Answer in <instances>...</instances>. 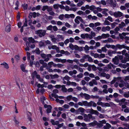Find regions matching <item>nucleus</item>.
I'll use <instances>...</instances> for the list:
<instances>
[{
	"label": "nucleus",
	"instance_id": "51",
	"mask_svg": "<svg viewBox=\"0 0 129 129\" xmlns=\"http://www.w3.org/2000/svg\"><path fill=\"white\" fill-rule=\"evenodd\" d=\"M78 43L80 44H85L87 43V42L83 41V40H80L78 41Z\"/></svg>",
	"mask_w": 129,
	"mask_h": 129
},
{
	"label": "nucleus",
	"instance_id": "16",
	"mask_svg": "<svg viewBox=\"0 0 129 129\" xmlns=\"http://www.w3.org/2000/svg\"><path fill=\"white\" fill-rule=\"evenodd\" d=\"M75 15L73 14H65L64 15V17L65 18H74L75 17Z\"/></svg>",
	"mask_w": 129,
	"mask_h": 129
},
{
	"label": "nucleus",
	"instance_id": "10",
	"mask_svg": "<svg viewBox=\"0 0 129 129\" xmlns=\"http://www.w3.org/2000/svg\"><path fill=\"white\" fill-rule=\"evenodd\" d=\"M83 58L85 59H88V61L90 62H92L93 61V59L88 55H85L83 56Z\"/></svg>",
	"mask_w": 129,
	"mask_h": 129
},
{
	"label": "nucleus",
	"instance_id": "53",
	"mask_svg": "<svg viewBox=\"0 0 129 129\" xmlns=\"http://www.w3.org/2000/svg\"><path fill=\"white\" fill-rule=\"evenodd\" d=\"M77 13L78 15H81L83 14L84 12L81 11H79L77 12Z\"/></svg>",
	"mask_w": 129,
	"mask_h": 129
},
{
	"label": "nucleus",
	"instance_id": "23",
	"mask_svg": "<svg viewBox=\"0 0 129 129\" xmlns=\"http://www.w3.org/2000/svg\"><path fill=\"white\" fill-rule=\"evenodd\" d=\"M116 47H117V49L118 48L120 49H121L125 48V45H124L117 44L116 45Z\"/></svg>",
	"mask_w": 129,
	"mask_h": 129
},
{
	"label": "nucleus",
	"instance_id": "27",
	"mask_svg": "<svg viewBox=\"0 0 129 129\" xmlns=\"http://www.w3.org/2000/svg\"><path fill=\"white\" fill-rule=\"evenodd\" d=\"M111 127V125L109 123H106V125L104 127V129H109Z\"/></svg>",
	"mask_w": 129,
	"mask_h": 129
},
{
	"label": "nucleus",
	"instance_id": "7",
	"mask_svg": "<svg viewBox=\"0 0 129 129\" xmlns=\"http://www.w3.org/2000/svg\"><path fill=\"white\" fill-rule=\"evenodd\" d=\"M64 9L65 10L67 11H68L69 10L72 11L74 12L76 11L77 9V8L76 7L74 8H70L69 6H66L65 7Z\"/></svg>",
	"mask_w": 129,
	"mask_h": 129
},
{
	"label": "nucleus",
	"instance_id": "47",
	"mask_svg": "<svg viewBox=\"0 0 129 129\" xmlns=\"http://www.w3.org/2000/svg\"><path fill=\"white\" fill-rule=\"evenodd\" d=\"M88 44H90L91 45H93L95 43V42L94 40H91L89 42H87Z\"/></svg>",
	"mask_w": 129,
	"mask_h": 129
},
{
	"label": "nucleus",
	"instance_id": "31",
	"mask_svg": "<svg viewBox=\"0 0 129 129\" xmlns=\"http://www.w3.org/2000/svg\"><path fill=\"white\" fill-rule=\"evenodd\" d=\"M108 11V9H104L103 10L102 12V13L104 14L105 16H107L108 15L107 12Z\"/></svg>",
	"mask_w": 129,
	"mask_h": 129
},
{
	"label": "nucleus",
	"instance_id": "18",
	"mask_svg": "<svg viewBox=\"0 0 129 129\" xmlns=\"http://www.w3.org/2000/svg\"><path fill=\"white\" fill-rule=\"evenodd\" d=\"M25 64H22L20 66V68L22 71L23 72H27V71L25 70Z\"/></svg>",
	"mask_w": 129,
	"mask_h": 129
},
{
	"label": "nucleus",
	"instance_id": "40",
	"mask_svg": "<svg viewBox=\"0 0 129 129\" xmlns=\"http://www.w3.org/2000/svg\"><path fill=\"white\" fill-rule=\"evenodd\" d=\"M107 66L108 68L109 69H111L112 68V67H113V68H115V67L112 64L110 63L109 64L107 65Z\"/></svg>",
	"mask_w": 129,
	"mask_h": 129
},
{
	"label": "nucleus",
	"instance_id": "33",
	"mask_svg": "<svg viewBox=\"0 0 129 129\" xmlns=\"http://www.w3.org/2000/svg\"><path fill=\"white\" fill-rule=\"evenodd\" d=\"M50 76L51 79H52L54 78H57L59 77V76L57 74H55L54 75H50Z\"/></svg>",
	"mask_w": 129,
	"mask_h": 129
},
{
	"label": "nucleus",
	"instance_id": "62",
	"mask_svg": "<svg viewBox=\"0 0 129 129\" xmlns=\"http://www.w3.org/2000/svg\"><path fill=\"white\" fill-rule=\"evenodd\" d=\"M64 15L63 14L60 15L59 17V18L61 20H62L63 19Z\"/></svg>",
	"mask_w": 129,
	"mask_h": 129
},
{
	"label": "nucleus",
	"instance_id": "29",
	"mask_svg": "<svg viewBox=\"0 0 129 129\" xmlns=\"http://www.w3.org/2000/svg\"><path fill=\"white\" fill-rule=\"evenodd\" d=\"M72 95H68L66 97V99H65V100L70 101L72 100Z\"/></svg>",
	"mask_w": 129,
	"mask_h": 129
},
{
	"label": "nucleus",
	"instance_id": "34",
	"mask_svg": "<svg viewBox=\"0 0 129 129\" xmlns=\"http://www.w3.org/2000/svg\"><path fill=\"white\" fill-rule=\"evenodd\" d=\"M126 36V34L125 33H123L121 34H119V36L120 38L121 39H124V37Z\"/></svg>",
	"mask_w": 129,
	"mask_h": 129
},
{
	"label": "nucleus",
	"instance_id": "55",
	"mask_svg": "<svg viewBox=\"0 0 129 129\" xmlns=\"http://www.w3.org/2000/svg\"><path fill=\"white\" fill-rule=\"evenodd\" d=\"M84 2L83 1H81L80 2H79L77 4V5L78 6L80 7L83 4Z\"/></svg>",
	"mask_w": 129,
	"mask_h": 129
},
{
	"label": "nucleus",
	"instance_id": "54",
	"mask_svg": "<svg viewBox=\"0 0 129 129\" xmlns=\"http://www.w3.org/2000/svg\"><path fill=\"white\" fill-rule=\"evenodd\" d=\"M105 55L104 54L101 53L99 54V58H104L105 57Z\"/></svg>",
	"mask_w": 129,
	"mask_h": 129
},
{
	"label": "nucleus",
	"instance_id": "64",
	"mask_svg": "<svg viewBox=\"0 0 129 129\" xmlns=\"http://www.w3.org/2000/svg\"><path fill=\"white\" fill-rule=\"evenodd\" d=\"M104 103H103L101 101H98L97 103L98 105H99L101 106L102 107Z\"/></svg>",
	"mask_w": 129,
	"mask_h": 129
},
{
	"label": "nucleus",
	"instance_id": "12",
	"mask_svg": "<svg viewBox=\"0 0 129 129\" xmlns=\"http://www.w3.org/2000/svg\"><path fill=\"white\" fill-rule=\"evenodd\" d=\"M69 47L72 50H76V49L78 48V46L77 45H74L72 43H70L69 44Z\"/></svg>",
	"mask_w": 129,
	"mask_h": 129
},
{
	"label": "nucleus",
	"instance_id": "46",
	"mask_svg": "<svg viewBox=\"0 0 129 129\" xmlns=\"http://www.w3.org/2000/svg\"><path fill=\"white\" fill-rule=\"evenodd\" d=\"M125 86V87H124L123 89H125L126 88H129V84L128 83H124Z\"/></svg>",
	"mask_w": 129,
	"mask_h": 129
},
{
	"label": "nucleus",
	"instance_id": "38",
	"mask_svg": "<svg viewBox=\"0 0 129 129\" xmlns=\"http://www.w3.org/2000/svg\"><path fill=\"white\" fill-rule=\"evenodd\" d=\"M83 105L85 106L89 107V102L88 103L86 101H83Z\"/></svg>",
	"mask_w": 129,
	"mask_h": 129
},
{
	"label": "nucleus",
	"instance_id": "32",
	"mask_svg": "<svg viewBox=\"0 0 129 129\" xmlns=\"http://www.w3.org/2000/svg\"><path fill=\"white\" fill-rule=\"evenodd\" d=\"M102 39H106L107 38L109 37L110 36V35L109 34H103L102 35Z\"/></svg>",
	"mask_w": 129,
	"mask_h": 129
},
{
	"label": "nucleus",
	"instance_id": "9",
	"mask_svg": "<svg viewBox=\"0 0 129 129\" xmlns=\"http://www.w3.org/2000/svg\"><path fill=\"white\" fill-rule=\"evenodd\" d=\"M44 106L45 108H47L46 110L47 113H48L51 112L52 107L50 105H47L45 104L44 105Z\"/></svg>",
	"mask_w": 129,
	"mask_h": 129
},
{
	"label": "nucleus",
	"instance_id": "48",
	"mask_svg": "<svg viewBox=\"0 0 129 129\" xmlns=\"http://www.w3.org/2000/svg\"><path fill=\"white\" fill-rule=\"evenodd\" d=\"M110 23L109 21L106 19L104 23V25H109L110 24Z\"/></svg>",
	"mask_w": 129,
	"mask_h": 129
},
{
	"label": "nucleus",
	"instance_id": "22",
	"mask_svg": "<svg viewBox=\"0 0 129 129\" xmlns=\"http://www.w3.org/2000/svg\"><path fill=\"white\" fill-rule=\"evenodd\" d=\"M90 113L92 114H95L97 115H98L99 114V113L97 111L94 110L91 108Z\"/></svg>",
	"mask_w": 129,
	"mask_h": 129
},
{
	"label": "nucleus",
	"instance_id": "49",
	"mask_svg": "<svg viewBox=\"0 0 129 129\" xmlns=\"http://www.w3.org/2000/svg\"><path fill=\"white\" fill-rule=\"evenodd\" d=\"M34 52L37 54H39L40 53V50L38 48H37L36 49Z\"/></svg>",
	"mask_w": 129,
	"mask_h": 129
},
{
	"label": "nucleus",
	"instance_id": "26",
	"mask_svg": "<svg viewBox=\"0 0 129 129\" xmlns=\"http://www.w3.org/2000/svg\"><path fill=\"white\" fill-rule=\"evenodd\" d=\"M89 107L92 106L94 107H96V104L93 101H91L89 102Z\"/></svg>",
	"mask_w": 129,
	"mask_h": 129
},
{
	"label": "nucleus",
	"instance_id": "25",
	"mask_svg": "<svg viewBox=\"0 0 129 129\" xmlns=\"http://www.w3.org/2000/svg\"><path fill=\"white\" fill-rule=\"evenodd\" d=\"M28 40L29 42L30 43H37L38 42V41H35L34 39L32 38V37H29L28 38Z\"/></svg>",
	"mask_w": 129,
	"mask_h": 129
},
{
	"label": "nucleus",
	"instance_id": "15",
	"mask_svg": "<svg viewBox=\"0 0 129 129\" xmlns=\"http://www.w3.org/2000/svg\"><path fill=\"white\" fill-rule=\"evenodd\" d=\"M51 95L52 97H54V98L56 99L59 98L60 99H64V97L62 96H58L57 95L54 94V93H52L51 94Z\"/></svg>",
	"mask_w": 129,
	"mask_h": 129
},
{
	"label": "nucleus",
	"instance_id": "28",
	"mask_svg": "<svg viewBox=\"0 0 129 129\" xmlns=\"http://www.w3.org/2000/svg\"><path fill=\"white\" fill-rule=\"evenodd\" d=\"M121 79V78L120 77H118L117 78H114V79L111 82V84H113L115 83L116 81H117L118 80H120Z\"/></svg>",
	"mask_w": 129,
	"mask_h": 129
},
{
	"label": "nucleus",
	"instance_id": "20",
	"mask_svg": "<svg viewBox=\"0 0 129 129\" xmlns=\"http://www.w3.org/2000/svg\"><path fill=\"white\" fill-rule=\"evenodd\" d=\"M51 122L52 124L53 125H57L59 123V122L58 121H55L53 119H51Z\"/></svg>",
	"mask_w": 129,
	"mask_h": 129
},
{
	"label": "nucleus",
	"instance_id": "52",
	"mask_svg": "<svg viewBox=\"0 0 129 129\" xmlns=\"http://www.w3.org/2000/svg\"><path fill=\"white\" fill-rule=\"evenodd\" d=\"M106 19L109 20L111 22H113V21L112 18L110 16H108V17Z\"/></svg>",
	"mask_w": 129,
	"mask_h": 129
},
{
	"label": "nucleus",
	"instance_id": "1",
	"mask_svg": "<svg viewBox=\"0 0 129 129\" xmlns=\"http://www.w3.org/2000/svg\"><path fill=\"white\" fill-rule=\"evenodd\" d=\"M35 33L36 34L38 35L40 37H42L45 35L46 30H45L40 29L36 31Z\"/></svg>",
	"mask_w": 129,
	"mask_h": 129
},
{
	"label": "nucleus",
	"instance_id": "35",
	"mask_svg": "<svg viewBox=\"0 0 129 129\" xmlns=\"http://www.w3.org/2000/svg\"><path fill=\"white\" fill-rule=\"evenodd\" d=\"M112 103H103V107H109L110 106L111 104Z\"/></svg>",
	"mask_w": 129,
	"mask_h": 129
},
{
	"label": "nucleus",
	"instance_id": "19",
	"mask_svg": "<svg viewBox=\"0 0 129 129\" xmlns=\"http://www.w3.org/2000/svg\"><path fill=\"white\" fill-rule=\"evenodd\" d=\"M1 65L3 66V67L6 69H8L9 67L8 65L5 62H4L1 64Z\"/></svg>",
	"mask_w": 129,
	"mask_h": 129
},
{
	"label": "nucleus",
	"instance_id": "39",
	"mask_svg": "<svg viewBox=\"0 0 129 129\" xmlns=\"http://www.w3.org/2000/svg\"><path fill=\"white\" fill-rule=\"evenodd\" d=\"M70 77L67 75H66L62 79L63 80H66L69 81L70 79Z\"/></svg>",
	"mask_w": 129,
	"mask_h": 129
},
{
	"label": "nucleus",
	"instance_id": "56",
	"mask_svg": "<svg viewBox=\"0 0 129 129\" xmlns=\"http://www.w3.org/2000/svg\"><path fill=\"white\" fill-rule=\"evenodd\" d=\"M52 27L53 26L51 25L47 27L46 28L47 30H52Z\"/></svg>",
	"mask_w": 129,
	"mask_h": 129
},
{
	"label": "nucleus",
	"instance_id": "21",
	"mask_svg": "<svg viewBox=\"0 0 129 129\" xmlns=\"http://www.w3.org/2000/svg\"><path fill=\"white\" fill-rule=\"evenodd\" d=\"M50 37L51 39V41L53 43H56L57 39L54 38V35H50Z\"/></svg>",
	"mask_w": 129,
	"mask_h": 129
},
{
	"label": "nucleus",
	"instance_id": "17",
	"mask_svg": "<svg viewBox=\"0 0 129 129\" xmlns=\"http://www.w3.org/2000/svg\"><path fill=\"white\" fill-rule=\"evenodd\" d=\"M110 29V27L108 26H106V27H102V30L103 32H105L106 31H109Z\"/></svg>",
	"mask_w": 129,
	"mask_h": 129
},
{
	"label": "nucleus",
	"instance_id": "11",
	"mask_svg": "<svg viewBox=\"0 0 129 129\" xmlns=\"http://www.w3.org/2000/svg\"><path fill=\"white\" fill-rule=\"evenodd\" d=\"M122 13L120 12H114V16L116 17H120L122 16Z\"/></svg>",
	"mask_w": 129,
	"mask_h": 129
},
{
	"label": "nucleus",
	"instance_id": "45",
	"mask_svg": "<svg viewBox=\"0 0 129 129\" xmlns=\"http://www.w3.org/2000/svg\"><path fill=\"white\" fill-rule=\"evenodd\" d=\"M97 109L98 111H101L102 113H103L105 112V111L104 110H102L101 111L102 108L100 106H97Z\"/></svg>",
	"mask_w": 129,
	"mask_h": 129
},
{
	"label": "nucleus",
	"instance_id": "24",
	"mask_svg": "<svg viewBox=\"0 0 129 129\" xmlns=\"http://www.w3.org/2000/svg\"><path fill=\"white\" fill-rule=\"evenodd\" d=\"M66 4L68 5H70V6L71 7H75L76 6V5L73 3L71 4V2L69 0H67L66 1Z\"/></svg>",
	"mask_w": 129,
	"mask_h": 129
},
{
	"label": "nucleus",
	"instance_id": "50",
	"mask_svg": "<svg viewBox=\"0 0 129 129\" xmlns=\"http://www.w3.org/2000/svg\"><path fill=\"white\" fill-rule=\"evenodd\" d=\"M102 35L101 36H99L98 37L95 38H94V39L96 41H98V40L102 39Z\"/></svg>",
	"mask_w": 129,
	"mask_h": 129
},
{
	"label": "nucleus",
	"instance_id": "36",
	"mask_svg": "<svg viewBox=\"0 0 129 129\" xmlns=\"http://www.w3.org/2000/svg\"><path fill=\"white\" fill-rule=\"evenodd\" d=\"M84 120L86 121H89V120L88 118V117L87 115L86 114H84Z\"/></svg>",
	"mask_w": 129,
	"mask_h": 129
},
{
	"label": "nucleus",
	"instance_id": "37",
	"mask_svg": "<svg viewBox=\"0 0 129 129\" xmlns=\"http://www.w3.org/2000/svg\"><path fill=\"white\" fill-rule=\"evenodd\" d=\"M61 87V90L63 92H66L67 91V89L64 85H62Z\"/></svg>",
	"mask_w": 129,
	"mask_h": 129
},
{
	"label": "nucleus",
	"instance_id": "61",
	"mask_svg": "<svg viewBox=\"0 0 129 129\" xmlns=\"http://www.w3.org/2000/svg\"><path fill=\"white\" fill-rule=\"evenodd\" d=\"M61 71L59 69H54L53 70V72L60 73L61 72Z\"/></svg>",
	"mask_w": 129,
	"mask_h": 129
},
{
	"label": "nucleus",
	"instance_id": "58",
	"mask_svg": "<svg viewBox=\"0 0 129 129\" xmlns=\"http://www.w3.org/2000/svg\"><path fill=\"white\" fill-rule=\"evenodd\" d=\"M117 24V23L116 22H114L111 24V26L112 28H114L115 27L116 25Z\"/></svg>",
	"mask_w": 129,
	"mask_h": 129
},
{
	"label": "nucleus",
	"instance_id": "13",
	"mask_svg": "<svg viewBox=\"0 0 129 129\" xmlns=\"http://www.w3.org/2000/svg\"><path fill=\"white\" fill-rule=\"evenodd\" d=\"M112 60L115 64L117 65L118 64L119 59L118 57L115 56L114 58Z\"/></svg>",
	"mask_w": 129,
	"mask_h": 129
},
{
	"label": "nucleus",
	"instance_id": "41",
	"mask_svg": "<svg viewBox=\"0 0 129 129\" xmlns=\"http://www.w3.org/2000/svg\"><path fill=\"white\" fill-rule=\"evenodd\" d=\"M56 101L57 102L61 104H62L64 102V101L63 100H60L58 99H56Z\"/></svg>",
	"mask_w": 129,
	"mask_h": 129
},
{
	"label": "nucleus",
	"instance_id": "60",
	"mask_svg": "<svg viewBox=\"0 0 129 129\" xmlns=\"http://www.w3.org/2000/svg\"><path fill=\"white\" fill-rule=\"evenodd\" d=\"M60 59L58 58H54L53 59L54 61L56 62H60Z\"/></svg>",
	"mask_w": 129,
	"mask_h": 129
},
{
	"label": "nucleus",
	"instance_id": "3",
	"mask_svg": "<svg viewBox=\"0 0 129 129\" xmlns=\"http://www.w3.org/2000/svg\"><path fill=\"white\" fill-rule=\"evenodd\" d=\"M81 37L83 39H85L86 38H88L90 39H92V38L90 34H82L80 35Z\"/></svg>",
	"mask_w": 129,
	"mask_h": 129
},
{
	"label": "nucleus",
	"instance_id": "2",
	"mask_svg": "<svg viewBox=\"0 0 129 129\" xmlns=\"http://www.w3.org/2000/svg\"><path fill=\"white\" fill-rule=\"evenodd\" d=\"M75 22L77 24L80 23V21L82 23L85 24L84 22L83 21L82 18L79 16H77L74 20Z\"/></svg>",
	"mask_w": 129,
	"mask_h": 129
},
{
	"label": "nucleus",
	"instance_id": "6",
	"mask_svg": "<svg viewBox=\"0 0 129 129\" xmlns=\"http://www.w3.org/2000/svg\"><path fill=\"white\" fill-rule=\"evenodd\" d=\"M125 57H124L123 59L121 61V62L122 63H125L127 61H129V55L127 53H126L125 54Z\"/></svg>",
	"mask_w": 129,
	"mask_h": 129
},
{
	"label": "nucleus",
	"instance_id": "4",
	"mask_svg": "<svg viewBox=\"0 0 129 129\" xmlns=\"http://www.w3.org/2000/svg\"><path fill=\"white\" fill-rule=\"evenodd\" d=\"M85 111V110L84 108L82 107H80L76 111L75 113L76 114H80L81 115H82V114Z\"/></svg>",
	"mask_w": 129,
	"mask_h": 129
},
{
	"label": "nucleus",
	"instance_id": "5",
	"mask_svg": "<svg viewBox=\"0 0 129 129\" xmlns=\"http://www.w3.org/2000/svg\"><path fill=\"white\" fill-rule=\"evenodd\" d=\"M48 48L49 50H51V49L54 50L55 49L57 53H59V47H57L56 45L49 46H48Z\"/></svg>",
	"mask_w": 129,
	"mask_h": 129
},
{
	"label": "nucleus",
	"instance_id": "59",
	"mask_svg": "<svg viewBox=\"0 0 129 129\" xmlns=\"http://www.w3.org/2000/svg\"><path fill=\"white\" fill-rule=\"evenodd\" d=\"M103 63H108L109 62V60L106 59H104L102 61Z\"/></svg>",
	"mask_w": 129,
	"mask_h": 129
},
{
	"label": "nucleus",
	"instance_id": "8",
	"mask_svg": "<svg viewBox=\"0 0 129 129\" xmlns=\"http://www.w3.org/2000/svg\"><path fill=\"white\" fill-rule=\"evenodd\" d=\"M80 95L82 97H84L85 99L86 100H89L90 98V96L86 93H81L80 94Z\"/></svg>",
	"mask_w": 129,
	"mask_h": 129
},
{
	"label": "nucleus",
	"instance_id": "30",
	"mask_svg": "<svg viewBox=\"0 0 129 129\" xmlns=\"http://www.w3.org/2000/svg\"><path fill=\"white\" fill-rule=\"evenodd\" d=\"M5 30L7 32H10L11 30V25H7L6 27Z\"/></svg>",
	"mask_w": 129,
	"mask_h": 129
},
{
	"label": "nucleus",
	"instance_id": "43",
	"mask_svg": "<svg viewBox=\"0 0 129 129\" xmlns=\"http://www.w3.org/2000/svg\"><path fill=\"white\" fill-rule=\"evenodd\" d=\"M41 100L43 104H45L44 101L46 100V98L44 96H42L41 98Z\"/></svg>",
	"mask_w": 129,
	"mask_h": 129
},
{
	"label": "nucleus",
	"instance_id": "63",
	"mask_svg": "<svg viewBox=\"0 0 129 129\" xmlns=\"http://www.w3.org/2000/svg\"><path fill=\"white\" fill-rule=\"evenodd\" d=\"M83 47H79L78 46V48H77L76 50L79 51H82L83 50Z\"/></svg>",
	"mask_w": 129,
	"mask_h": 129
},
{
	"label": "nucleus",
	"instance_id": "57",
	"mask_svg": "<svg viewBox=\"0 0 129 129\" xmlns=\"http://www.w3.org/2000/svg\"><path fill=\"white\" fill-rule=\"evenodd\" d=\"M96 7H95L94 6L92 5L91 6H90L89 9L92 11H93L94 9H96Z\"/></svg>",
	"mask_w": 129,
	"mask_h": 129
},
{
	"label": "nucleus",
	"instance_id": "42",
	"mask_svg": "<svg viewBox=\"0 0 129 129\" xmlns=\"http://www.w3.org/2000/svg\"><path fill=\"white\" fill-rule=\"evenodd\" d=\"M125 24L123 22H122L121 24H119V27L120 28L123 27L125 26Z\"/></svg>",
	"mask_w": 129,
	"mask_h": 129
},
{
	"label": "nucleus",
	"instance_id": "14",
	"mask_svg": "<svg viewBox=\"0 0 129 129\" xmlns=\"http://www.w3.org/2000/svg\"><path fill=\"white\" fill-rule=\"evenodd\" d=\"M98 83L94 79H93L91 81H90L89 83V84L90 86H93V84L97 85Z\"/></svg>",
	"mask_w": 129,
	"mask_h": 129
},
{
	"label": "nucleus",
	"instance_id": "44",
	"mask_svg": "<svg viewBox=\"0 0 129 129\" xmlns=\"http://www.w3.org/2000/svg\"><path fill=\"white\" fill-rule=\"evenodd\" d=\"M120 119L122 121H128L127 119H125L123 116H121L120 118Z\"/></svg>",
	"mask_w": 129,
	"mask_h": 129
}]
</instances>
